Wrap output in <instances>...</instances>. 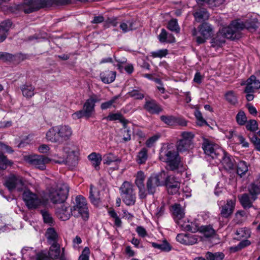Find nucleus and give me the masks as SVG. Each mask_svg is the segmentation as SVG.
Returning <instances> with one entry per match:
<instances>
[{"label":"nucleus","mask_w":260,"mask_h":260,"mask_svg":"<svg viewBox=\"0 0 260 260\" xmlns=\"http://www.w3.org/2000/svg\"><path fill=\"white\" fill-rule=\"evenodd\" d=\"M159 159L166 162L169 170L172 171H178L183 168V164L178 152L170 145H164L159 151Z\"/></svg>","instance_id":"f257e3e1"},{"label":"nucleus","mask_w":260,"mask_h":260,"mask_svg":"<svg viewBox=\"0 0 260 260\" xmlns=\"http://www.w3.org/2000/svg\"><path fill=\"white\" fill-rule=\"evenodd\" d=\"M71 1H25L17 6V9L25 13H30L41 8H56L71 4Z\"/></svg>","instance_id":"f03ea898"},{"label":"nucleus","mask_w":260,"mask_h":260,"mask_svg":"<svg viewBox=\"0 0 260 260\" xmlns=\"http://www.w3.org/2000/svg\"><path fill=\"white\" fill-rule=\"evenodd\" d=\"M248 189L250 195L243 193L238 197L240 202L244 209L251 207L253 202L257 199V196L260 193V175L255 182L249 185Z\"/></svg>","instance_id":"7ed1b4c3"},{"label":"nucleus","mask_w":260,"mask_h":260,"mask_svg":"<svg viewBox=\"0 0 260 260\" xmlns=\"http://www.w3.org/2000/svg\"><path fill=\"white\" fill-rule=\"evenodd\" d=\"M69 186L67 183H58L51 187L48 191V197L53 204L63 203L68 198Z\"/></svg>","instance_id":"20e7f679"},{"label":"nucleus","mask_w":260,"mask_h":260,"mask_svg":"<svg viewBox=\"0 0 260 260\" xmlns=\"http://www.w3.org/2000/svg\"><path fill=\"white\" fill-rule=\"evenodd\" d=\"M101 101V99L96 94H93L90 96L85 102L83 108L72 114L74 119H78L83 117L89 118L91 117L95 111V103Z\"/></svg>","instance_id":"39448f33"},{"label":"nucleus","mask_w":260,"mask_h":260,"mask_svg":"<svg viewBox=\"0 0 260 260\" xmlns=\"http://www.w3.org/2000/svg\"><path fill=\"white\" fill-rule=\"evenodd\" d=\"M213 31L212 26L207 22H203L197 28L194 27L191 30L192 36L195 37L198 44L204 43L212 36Z\"/></svg>","instance_id":"423d86ee"},{"label":"nucleus","mask_w":260,"mask_h":260,"mask_svg":"<svg viewBox=\"0 0 260 260\" xmlns=\"http://www.w3.org/2000/svg\"><path fill=\"white\" fill-rule=\"evenodd\" d=\"M120 190L123 202L127 206L134 205L136 202V194L132 184L124 181L121 185Z\"/></svg>","instance_id":"0eeeda50"},{"label":"nucleus","mask_w":260,"mask_h":260,"mask_svg":"<svg viewBox=\"0 0 260 260\" xmlns=\"http://www.w3.org/2000/svg\"><path fill=\"white\" fill-rule=\"evenodd\" d=\"M75 202V205L72 208L73 215L75 217L81 216L84 220H87L89 213L85 198L78 196L76 197Z\"/></svg>","instance_id":"6e6552de"},{"label":"nucleus","mask_w":260,"mask_h":260,"mask_svg":"<svg viewBox=\"0 0 260 260\" xmlns=\"http://www.w3.org/2000/svg\"><path fill=\"white\" fill-rule=\"evenodd\" d=\"M202 147L206 155L212 159L218 158L220 153H223V150L219 148L218 145L206 138L203 139Z\"/></svg>","instance_id":"1a4fd4ad"},{"label":"nucleus","mask_w":260,"mask_h":260,"mask_svg":"<svg viewBox=\"0 0 260 260\" xmlns=\"http://www.w3.org/2000/svg\"><path fill=\"white\" fill-rule=\"evenodd\" d=\"M22 198L25 205L29 209H36L43 204L41 198L29 190L24 191Z\"/></svg>","instance_id":"9d476101"},{"label":"nucleus","mask_w":260,"mask_h":260,"mask_svg":"<svg viewBox=\"0 0 260 260\" xmlns=\"http://www.w3.org/2000/svg\"><path fill=\"white\" fill-rule=\"evenodd\" d=\"M259 25L257 18L255 15H249L247 16V19L244 23L239 20L233 21V25L236 26L237 28L241 29V30L246 28L250 31L255 30Z\"/></svg>","instance_id":"9b49d317"},{"label":"nucleus","mask_w":260,"mask_h":260,"mask_svg":"<svg viewBox=\"0 0 260 260\" xmlns=\"http://www.w3.org/2000/svg\"><path fill=\"white\" fill-rule=\"evenodd\" d=\"M79 152L77 153H71L68 155L60 156L58 154L51 155L54 157L52 161L59 164H66L70 167H75L78 162Z\"/></svg>","instance_id":"f8f14e48"},{"label":"nucleus","mask_w":260,"mask_h":260,"mask_svg":"<svg viewBox=\"0 0 260 260\" xmlns=\"http://www.w3.org/2000/svg\"><path fill=\"white\" fill-rule=\"evenodd\" d=\"M260 88V81L254 75L251 76L246 81L244 92L246 93V99L248 101L253 100V93L255 90Z\"/></svg>","instance_id":"ddd939ff"},{"label":"nucleus","mask_w":260,"mask_h":260,"mask_svg":"<svg viewBox=\"0 0 260 260\" xmlns=\"http://www.w3.org/2000/svg\"><path fill=\"white\" fill-rule=\"evenodd\" d=\"M5 185L10 191L15 189L19 191L22 189L24 183L21 176L11 174L7 178Z\"/></svg>","instance_id":"4468645a"},{"label":"nucleus","mask_w":260,"mask_h":260,"mask_svg":"<svg viewBox=\"0 0 260 260\" xmlns=\"http://www.w3.org/2000/svg\"><path fill=\"white\" fill-rule=\"evenodd\" d=\"M51 246L48 252V257L44 252H39L36 254V260H50V258L56 259L60 255V250L59 244L57 243L50 244Z\"/></svg>","instance_id":"2eb2a0df"},{"label":"nucleus","mask_w":260,"mask_h":260,"mask_svg":"<svg viewBox=\"0 0 260 260\" xmlns=\"http://www.w3.org/2000/svg\"><path fill=\"white\" fill-rule=\"evenodd\" d=\"M53 158H48L43 155H32L29 156L28 161L35 168L41 170H45L46 164L52 161Z\"/></svg>","instance_id":"dca6fc26"},{"label":"nucleus","mask_w":260,"mask_h":260,"mask_svg":"<svg viewBox=\"0 0 260 260\" xmlns=\"http://www.w3.org/2000/svg\"><path fill=\"white\" fill-rule=\"evenodd\" d=\"M145 175L144 173L141 171H138L136 176L135 183L139 189V197L141 199L146 198L147 193L144 185Z\"/></svg>","instance_id":"f3484780"},{"label":"nucleus","mask_w":260,"mask_h":260,"mask_svg":"<svg viewBox=\"0 0 260 260\" xmlns=\"http://www.w3.org/2000/svg\"><path fill=\"white\" fill-rule=\"evenodd\" d=\"M161 174H156L151 175L147 181V189L148 193L153 194L155 191L156 187L162 185L160 181Z\"/></svg>","instance_id":"a211bd4d"},{"label":"nucleus","mask_w":260,"mask_h":260,"mask_svg":"<svg viewBox=\"0 0 260 260\" xmlns=\"http://www.w3.org/2000/svg\"><path fill=\"white\" fill-rule=\"evenodd\" d=\"M56 214L61 220H67L71 215H73L72 208H71L69 204L64 203L56 209Z\"/></svg>","instance_id":"6ab92c4d"},{"label":"nucleus","mask_w":260,"mask_h":260,"mask_svg":"<svg viewBox=\"0 0 260 260\" xmlns=\"http://www.w3.org/2000/svg\"><path fill=\"white\" fill-rule=\"evenodd\" d=\"M165 184L168 189V193L174 194L178 192L180 188V183L173 176H169L167 177L165 181Z\"/></svg>","instance_id":"aec40b11"},{"label":"nucleus","mask_w":260,"mask_h":260,"mask_svg":"<svg viewBox=\"0 0 260 260\" xmlns=\"http://www.w3.org/2000/svg\"><path fill=\"white\" fill-rule=\"evenodd\" d=\"M235 199L228 200L226 204L220 207V215L223 218H228L233 213L235 206Z\"/></svg>","instance_id":"412c9836"},{"label":"nucleus","mask_w":260,"mask_h":260,"mask_svg":"<svg viewBox=\"0 0 260 260\" xmlns=\"http://www.w3.org/2000/svg\"><path fill=\"white\" fill-rule=\"evenodd\" d=\"M221 158H217L220 161L224 169L227 171L233 170L235 167V160L230 155L228 154L224 151L223 153H220Z\"/></svg>","instance_id":"4be33fe9"},{"label":"nucleus","mask_w":260,"mask_h":260,"mask_svg":"<svg viewBox=\"0 0 260 260\" xmlns=\"http://www.w3.org/2000/svg\"><path fill=\"white\" fill-rule=\"evenodd\" d=\"M198 7H194V12L193 15L194 17L195 21L197 22H202L207 20L209 18V14L205 8L202 7L203 6L198 5Z\"/></svg>","instance_id":"5701e85b"},{"label":"nucleus","mask_w":260,"mask_h":260,"mask_svg":"<svg viewBox=\"0 0 260 260\" xmlns=\"http://www.w3.org/2000/svg\"><path fill=\"white\" fill-rule=\"evenodd\" d=\"M57 127L61 143L67 141L70 138L73 133L71 127L67 125H57Z\"/></svg>","instance_id":"b1692460"},{"label":"nucleus","mask_w":260,"mask_h":260,"mask_svg":"<svg viewBox=\"0 0 260 260\" xmlns=\"http://www.w3.org/2000/svg\"><path fill=\"white\" fill-rule=\"evenodd\" d=\"M12 25V22L7 19L0 24V42H3L6 39L8 32Z\"/></svg>","instance_id":"393cba45"},{"label":"nucleus","mask_w":260,"mask_h":260,"mask_svg":"<svg viewBox=\"0 0 260 260\" xmlns=\"http://www.w3.org/2000/svg\"><path fill=\"white\" fill-rule=\"evenodd\" d=\"M239 30L241 29L237 28L236 26L233 25L232 22L229 26L223 27L220 32L224 38L234 39L236 36L235 34Z\"/></svg>","instance_id":"a878e982"},{"label":"nucleus","mask_w":260,"mask_h":260,"mask_svg":"<svg viewBox=\"0 0 260 260\" xmlns=\"http://www.w3.org/2000/svg\"><path fill=\"white\" fill-rule=\"evenodd\" d=\"M46 138L48 141L52 143H61L58 133L57 126L50 128L46 134Z\"/></svg>","instance_id":"bb28decb"},{"label":"nucleus","mask_w":260,"mask_h":260,"mask_svg":"<svg viewBox=\"0 0 260 260\" xmlns=\"http://www.w3.org/2000/svg\"><path fill=\"white\" fill-rule=\"evenodd\" d=\"M135 22L134 19L124 20L121 22L119 27L123 33H126L136 28Z\"/></svg>","instance_id":"cd10ccee"},{"label":"nucleus","mask_w":260,"mask_h":260,"mask_svg":"<svg viewBox=\"0 0 260 260\" xmlns=\"http://www.w3.org/2000/svg\"><path fill=\"white\" fill-rule=\"evenodd\" d=\"M145 109L151 114H158L162 109L154 100L147 101L144 106Z\"/></svg>","instance_id":"c85d7f7f"},{"label":"nucleus","mask_w":260,"mask_h":260,"mask_svg":"<svg viewBox=\"0 0 260 260\" xmlns=\"http://www.w3.org/2000/svg\"><path fill=\"white\" fill-rule=\"evenodd\" d=\"M116 77V72L111 71H105L100 74V78L103 82L109 84L113 82Z\"/></svg>","instance_id":"c756f323"},{"label":"nucleus","mask_w":260,"mask_h":260,"mask_svg":"<svg viewBox=\"0 0 260 260\" xmlns=\"http://www.w3.org/2000/svg\"><path fill=\"white\" fill-rule=\"evenodd\" d=\"M88 159L96 170H100V165L102 160V155L96 152H92L88 156Z\"/></svg>","instance_id":"7c9ffc66"},{"label":"nucleus","mask_w":260,"mask_h":260,"mask_svg":"<svg viewBox=\"0 0 260 260\" xmlns=\"http://www.w3.org/2000/svg\"><path fill=\"white\" fill-rule=\"evenodd\" d=\"M89 199L91 202L95 206H98L101 201L100 191L92 185L90 187Z\"/></svg>","instance_id":"2f4dec72"},{"label":"nucleus","mask_w":260,"mask_h":260,"mask_svg":"<svg viewBox=\"0 0 260 260\" xmlns=\"http://www.w3.org/2000/svg\"><path fill=\"white\" fill-rule=\"evenodd\" d=\"M148 150L146 148H142L138 153L136 157V161L139 165L146 163L148 158Z\"/></svg>","instance_id":"473e14b6"},{"label":"nucleus","mask_w":260,"mask_h":260,"mask_svg":"<svg viewBox=\"0 0 260 260\" xmlns=\"http://www.w3.org/2000/svg\"><path fill=\"white\" fill-rule=\"evenodd\" d=\"M152 246L156 249H159L162 251L169 252L172 249V247L167 240H164L161 243H151Z\"/></svg>","instance_id":"72a5a7b5"},{"label":"nucleus","mask_w":260,"mask_h":260,"mask_svg":"<svg viewBox=\"0 0 260 260\" xmlns=\"http://www.w3.org/2000/svg\"><path fill=\"white\" fill-rule=\"evenodd\" d=\"M120 161L121 159L111 152L103 156V162L107 165H110L113 162H120Z\"/></svg>","instance_id":"f704fd0d"},{"label":"nucleus","mask_w":260,"mask_h":260,"mask_svg":"<svg viewBox=\"0 0 260 260\" xmlns=\"http://www.w3.org/2000/svg\"><path fill=\"white\" fill-rule=\"evenodd\" d=\"M49 244L57 242L58 235L53 228H48L45 235Z\"/></svg>","instance_id":"c9c22d12"},{"label":"nucleus","mask_w":260,"mask_h":260,"mask_svg":"<svg viewBox=\"0 0 260 260\" xmlns=\"http://www.w3.org/2000/svg\"><path fill=\"white\" fill-rule=\"evenodd\" d=\"M21 90L23 95L26 98L29 99L35 94V87L31 85H23L21 87Z\"/></svg>","instance_id":"e433bc0d"},{"label":"nucleus","mask_w":260,"mask_h":260,"mask_svg":"<svg viewBox=\"0 0 260 260\" xmlns=\"http://www.w3.org/2000/svg\"><path fill=\"white\" fill-rule=\"evenodd\" d=\"M199 231L206 238L212 237L215 234V231L211 225L201 226Z\"/></svg>","instance_id":"4c0bfd02"},{"label":"nucleus","mask_w":260,"mask_h":260,"mask_svg":"<svg viewBox=\"0 0 260 260\" xmlns=\"http://www.w3.org/2000/svg\"><path fill=\"white\" fill-rule=\"evenodd\" d=\"M173 213L175 216V220L176 221L183 218L184 212L181 206L179 204H175L172 206Z\"/></svg>","instance_id":"58836bf2"},{"label":"nucleus","mask_w":260,"mask_h":260,"mask_svg":"<svg viewBox=\"0 0 260 260\" xmlns=\"http://www.w3.org/2000/svg\"><path fill=\"white\" fill-rule=\"evenodd\" d=\"M224 256V254L222 252L213 253L208 251L205 254V257L207 260H222Z\"/></svg>","instance_id":"ea45409f"},{"label":"nucleus","mask_w":260,"mask_h":260,"mask_svg":"<svg viewBox=\"0 0 260 260\" xmlns=\"http://www.w3.org/2000/svg\"><path fill=\"white\" fill-rule=\"evenodd\" d=\"M248 170V165L246 162L243 160L240 161L237 166V173L242 177L245 175Z\"/></svg>","instance_id":"a19ab883"},{"label":"nucleus","mask_w":260,"mask_h":260,"mask_svg":"<svg viewBox=\"0 0 260 260\" xmlns=\"http://www.w3.org/2000/svg\"><path fill=\"white\" fill-rule=\"evenodd\" d=\"M224 96L226 101L231 105H235L238 103L237 95L232 90L226 92Z\"/></svg>","instance_id":"79ce46f5"},{"label":"nucleus","mask_w":260,"mask_h":260,"mask_svg":"<svg viewBox=\"0 0 260 260\" xmlns=\"http://www.w3.org/2000/svg\"><path fill=\"white\" fill-rule=\"evenodd\" d=\"M120 97L119 95H116L112 97L110 100L107 101L106 102L103 103L101 105V108L102 110H106L108 108H110L111 107L113 106L114 108H115L116 106L114 105L116 103V100L119 99Z\"/></svg>","instance_id":"37998d69"},{"label":"nucleus","mask_w":260,"mask_h":260,"mask_svg":"<svg viewBox=\"0 0 260 260\" xmlns=\"http://www.w3.org/2000/svg\"><path fill=\"white\" fill-rule=\"evenodd\" d=\"M224 37L221 35L220 32L217 36L214 38L211 41L212 47H220L224 44Z\"/></svg>","instance_id":"c03bdc74"},{"label":"nucleus","mask_w":260,"mask_h":260,"mask_svg":"<svg viewBox=\"0 0 260 260\" xmlns=\"http://www.w3.org/2000/svg\"><path fill=\"white\" fill-rule=\"evenodd\" d=\"M128 94L135 100H142L144 98L143 92L139 89H133L128 92Z\"/></svg>","instance_id":"a18cd8bd"},{"label":"nucleus","mask_w":260,"mask_h":260,"mask_svg":"<svg viewBox=\"0 0 260 260\" xmlns=\"http://www.w3.org/2000/svg\"><path fill=\"white\" fill-rule=\"evenodd\" d=\"M250 230L246 228L238 229L236 232L239 238H247L250 237Z\"/></svg>","instance_id":"49530a36"},{"label":"nucleus","mask_w":260,"mask_h":260,"mask_svg":"<svg viewBox=\"0 0 260 260\" xmlns=\"http://www.w3.org/2000/svg\"><path fill=\"white\" fill-rule=\"evenodd\" d=\"M43 221L45 223H48L49 225H52L53 223V219L51 214L45 210H42L40 211Z\"/></svg>","instance_id":"de8ad7c7"},{"label":"nucleus","mask_w":260,"mask_h":260,"mask_svg":"<svg viewBox=\"0 0 260 260\" xmlns=\"http://www.w3.org/2000/svg\"><path fill=\"white\" fill-rule=\"evenodd\" d=\"M191 143L186 142V141L180 139L177 144V150L180 152H183L187 150L190 147Z\"/></svg>","instance_id":"09e8293b"},{"label":"nucleus","mask_w":260,"mask_h":260,"mask_svg":"<svg viewBox=\"0 0 260 260\" xmlns=\"http://www.w3.org/2000/svg\"><path fill=\"white\" fill-rule=\"evenodd\" d=\"M168 28L172 31L179 32L180 28L176 19L171 20L168 24Z\"/></svg>","instance_id":"8fccbe9b"},{"label":"nucleus","mask_w":260,"mask_h":260,"mask_svg":"<svg viewBox=\"0 0 260 260\" xmlns=\"http://www.w3.org/2000/svg\"><path fill=\"white\" fill-rule=\"evenodd\" d=\"M175 117L176 116L170 115V116H165L162 115L160 117V119L162 121H163L165 123L169 125H175Z\"/></svg>","instance_id":"3c124183"},{"label":"nucleus","mask_w":260,"mask_h":260,"mask_svg":"<svg viewBox=\"0 0 260 260\" xmlns=\"http://www.w3.org/2000/svg\"><path fill=\"white\" fill-rule=\"evenodd\" d=\"M236 118L237 123L240 125H244L247 121V117L245 113L242 111H240L238 113Z\"/></svg>","instance_id":"603ef678"},{"label":"nucleus","mask_w":260,"mask_h":260,"mask_svg":"<svg viewBox=\"0 0 260 260\" xmlns=\"http://www.w3.org/2000/svg\"><path fill=\"white\" fill-rule=\"evenodd\" d=\"M168 53L167 49H160L151 52V56L154 58H162L166 56Z\"/></svg>","instance_id":"864d4df0"},{"label":"nucleus","mask_w":260,"mask_h":260,"mask_svg":"<svg viewBox=\"0 0 260 260\" xmlns=\"http://www.w3.org/2000/svg\"><path fill=\"white\" fill-rule=\"evenodd\" d=\"M176 222L182 230L188 231L189 225V220L182 218L177 220Z\"/></svg>","instance_id":"5fc2aeb1"},{"label":"nucleus","mask_w":260,"mask_h":260,"mask_svg":"<svg viewBox=\"0 0 260 260\" xmlns=\"http://www.w3.org/2000/svg\"><path fill=\"white\" fill-rule=\"evenodd\" d=\"M198 240V236L196 235L187 234L186 239L185 240L186 245H193L197 243Z\"/></svg>","instance_id":"6e6d98bb"},{"label":"nucleus","mask_w":260,"mask_h":260,"mask_svg":"<svg viewBox=\"0 0 260 260\" xmlns=\"http://www.w3.org/2000/svg\"><path fill=\"white\" fill-rule=\"evenodd\" d=\"M246 127L248 131L254 132L258 129V124L256 120H250L247 122Z\"/></svg>","instance_id":"4d7b16f0"},{"label":"nucleus","mask_w":260,"mask_h":260,"mask_svg":"<svg viewBox=\"0 0 260 260\" xmlns=\"http://www.w3.org/2000/svg\"><path fill=\"white\" fill-rule=\"evenodd\" d=\"M0 170L5 169L6 168V166L8 165H11L12 162L9 160L3 154V153L0 152Z\"/></svg>","instance_id":"13d9d810"},{"label":"nucleus","mask_w":260,"mask_h":260,"mask_svg":"<svg viewBox=\"0 0 260 260\" xmlns=\"http://www.w3.org/2000/svg\"><path fill=\"white\" fill-rule=\"evenodd\" d=\"M63 152L66 154V155L77 153L78 152L77 149L73 145L68 144L63 148Z\"/></svg>","instance_id":"bf43d9fd"},{"label":"nucleus","mask_w":260,"mask_h":260,"mask_svg":"<svg viewBox=\"0 0 260 260\" xmlns=\"http://www.w3.org/2000/svg\"><path fill=\"white\" fill-rule=\"evenodd\" d=\"M160 138L159 135H155L151 137H150L146 141V145L148 148L152 147L156 142Z\"/></svg>","instance_id":"052dcab7"},{"label":"nucleus","mask_w":260,"mask_h":260,"mask_svg":"<svg viewBox=\"0 0 260 260\" xmlns=\"http://www.w3.org/2000/svg\"><path fill=\"white\" fill-rule=\"evenodd\" d=\"M195 116L197 119V123L198 125L203 126L207 125L206 121L203 118L201 112L199 111H197L195 112Z\"/></svg>","instance_id":"680f3d73"},{"label":"nucleus","mask_w":260,"mask_h":260,"mask_svg":"<svg viewBox=\"0 0 260 260\" xmlns=\"http://www.w3.org/2000/svg\"><path fill=\"white\" fill-rule=\"evenodd\" d=\"M189 225L188 227V231L192 233H196L200 230L199 224L196 220L190 221L189 220Z\"/></svg>","instance_id":"e2e57ef3"},{"label":"nucleus","mask_w":260,"mask_h":260,"mask_svg":"<svg viewBox=\"0 0 260 260\" xmlns=\"http://www.w3.org/2000/svg\"><path fill=\"white\" fill-rule=\"evenodd\" d=\"M199 6H203L206 7H209L214 9L217 6L216 2L217 1H197Z\"/></svg>","instance_id":"0e129e2a"},{"label":"nucleus","mask_w":260,"mask_h":260,"mask_svg":"<svg viewBox=\"0 0 260 260\" xmlns=\"http://www.w3.org/2000/svg\"><path fill=\"white\" fill-rule=\"evenodd\" d=\"M194 134L191 132H183L181 133L182 140L186 141L190 143H191L192 139L194 138Z\"/></svg>","instance_id":"69168bd1"},{"label":"nucleus","mask_w":260,"mask_h":260,"mask_svg":"<svg viewBox=\"0 0 260 260\" xmlns=\"http://www.w3.org/2000/svg\"><path fill=\"white\" fill-rule=\"evenodd\" d=\"M89 249L88 247H85L79 256V260H89Z\"/></svg>","instance_id":"338daca9"},{"label":"nucleus","mask_w":260,"mask_h":260,"mask_svg":"<svg viewBox=\"0 0 260 260\" xmlns=\"http://www.w3.org/2000/svg\"><path fill=\"white\" fill-rule=\"evenodd\" d=\"M251 141L254 145L256 150L260 151V139H259L255 135H254L251 138Z\"/></svg>","instance_id":"774afa93"}]
</instances>
